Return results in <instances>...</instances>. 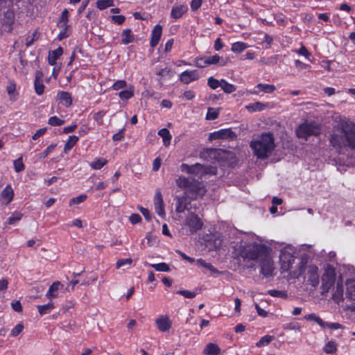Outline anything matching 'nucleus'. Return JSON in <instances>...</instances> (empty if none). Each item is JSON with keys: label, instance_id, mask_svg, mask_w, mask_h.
Wrapping results in <instances>:
<instances>
[{"label": "nucleus", "instance_id": "f257e3e1", "mask_svg": "<svg viewBox=\"0 0 355 355\" xmlns=\"http://www.w3.org/2000/svg\"><path fill=\"white\" fill-rule=\"evenodd\" d=\"M330 143L339 153L346 148L355 149V124L349 121H341L331 135Z\"/></svg>", "mask_w": 355, "mask_h": 355}, {"label": "nucleus", "instance_id": "f03ea898", "mask_svg": "<svg viewBox=\"0 0 355 355\" xmlns=\"http://www.w3.org/2000/svg\"><path fill=\"white\" fill-rule=\"evenodd\" d=\"M250 147L258 158H267L275 148L274 137L271 133L262 134L250 142Z\"/></svg>", "mask_w": 355, "mask_h": 355}, {"label": "nucleus", "instance_id": "7ed1b4c3", "mask_svg": "<svg viewBox=\"0 0 355 355\" xmlns=\"http://www.w3.org/2000/svg\"><path fill=\"white\" fill-rule=\"evenodd\" d=\"M271 245L280 252L279 259L281 272H288L295 262V248L290 244L275 241Z\"/></svg>", "mask_w": 355, "mask_h": 355}, {"label": "nucleus", "instance_id": "20e7f679", "mask_svg": "<svg viewBox=\"0 0 355 355\" xmlns=\"http://www.w3.org/2000/svg\"><path fill=\"white\" fill-rule=\"evenodd\" d=\"M177 186L184 193L192 198L202 197L206 192L205 185L197 180L180 176L176 179Z\"/></svg>", "mask_w": 355, "mask_h": 355}, {"label": "nucleus", "instance_id": "39448f33", "mask_svg": "<svg viewBox=\"0 0 355 355\" xmlns=\"http://www.w3.org/2000/svg\"><path fill=\"white\" fill-rule=\"evenodd\" d=\"M270 253H271V248L255 243L248 244L243 250L244 257L250 260H261Z\"/></svg>", "mask_w": 355, "mask_h": 355}, {"label": "nucleus", "instance_id": "423d86ee", "mask_svg": "<svg viewBox=\"0 0 355 355\" xmlns=\"http://www.w3.org/2000/svg\"><path fill=\"white\" fill-rule=\"evenodd\" d=\"M180 170L182 172L187 173L192 176L202 178L204 175L208 174H215L216 169L214 167L210 166H204L200 164H195L193 165H189L187 164H182L180 166Z\"/></svg>", "mask_w": 355, "mask_h": 355}, {"label": "nucleus", "instance_id": "0eeeda50", "mask_svg": "<svg viewBox=\"0 0 355 355\" xmlns=\"http://www.w3.org/2000/svg\"><path fill=\"white\" fill-rule=\"evenodd\" d=\"M304 274V277L313 286L315 287L319 284L320 276L318 274V268L316 266L309 265L304 266V261H302L299 266V271L294 274L293 277H298Z\"/></svg>", "mask_w": 355, "mask_h": 355}, {"label": "nucleus", "instance_id": "6e6552de", "mask_svg": "<svg viewBox=\"0 0 355 355\" xmlns=\"http://www.w3.org/2000/svg\"><path fill=\"white\" fill-rule=\"evenodd\" d=\"M320 132V126L315 122H305L300 125L296 129L298 137L306 139L312 135H318Z\"/></svg>", "mask_w": 355, "mask_h": 355}, {"label": "nucleus", "instance_id": "1a4fd4ad", "mask_svg": "<svg viewBox=\"0 0 355 355\" xmlns=\"http://www.w3.org/2000/svg\"><path fill=\"white\" fill-rule=\"evenodd\" d=\"M183 226L189 228L191 234H193L202 229L203 222L195 214L191 212L184 219Z\"/></svg>", "mask_w": 355, "mask_h": 355}, {"label": "nucleus", "instance_id": "9d476101", "mask_svg": "<svg viewBox=\"0 0 355 355\" xmlns=\"http://www.w3.org/2000/svg\"><path fill=\"white\" fill-rule=\"evenodd\" d=\"M261 273L266 277H272L274 275V262L269 254L266 255L260 260Z\"/></svg>", "mask_w": 355, "mask_h": 355}, {"label": "nucleus", "instance_id": "9b49d317", "mask_svg": "<svg viewBox=\"0 0 355 355\" xmlns=\"http://www.w3.org/2000/svg\"><path fill=\"white\" fill-rule=\"evenodd\" d=\"M335 276L334 268L331 266L327 265L322 277V288L325 291H328L334 284Z\"/></svg>", "mask_w": 355, "mask_h": 355}, {"label": "nucleus", "instance_id": "f8f14e48", "mask_svg": "<svg viewBox=\"0 0 355 355\" xmlns=\"http://www.w3.org/2000/svg\"><path fill=\"white\" fill-rule=\"evenodd\" d=\"M155 322L158 330L163 333L168 331L172 327V321L166 315L158 316L155 319Z\"/></svg>", "mask_w": 355, "mask_h": 355}, {"label": "nucleus", "instance_id": "ddd939ff", "mask_svg": "<svg viewBox=\"0 0 355 355\" xmlns=\"http://www.w3.org/2000/svg\"><path fill=\"white\" fill-rule=\"evenodd\" d=\"M44 73L42 71L37 70L35 74L34 89L35 93L40 96L44 94L45 86L44 85Z\"/></svg>", "mask_w": 355, "mask_h": 355}, {"label": "nucleus", "instance_id": "4468645a", "mask_svg": "<svg viewBox=\"0 0 355 355\" xmlns=\"http://www.w3.org/2000/svg\"><path fill=\"white\" fill-rule=\"evenodd\" d=\"M154 207L155 212L161 217L166 215L162 195L160 191H157L154 196Z\"/></svg>", "mask_w": 355, "mask_h": 355}, {"label": "nucleus", "instance_id": "2eb2a0df", "mask_svg": "<svg viewBox=\"0 0 355 355\" xmlns=\"http://www.w3.org/2000/svg\"><path fill=\"white\" fill-rule=\"evenodd\" d=\"M199 78V73L197 70H186L180 75V80L184 84H189Z\"/></svg>", "mask_w": 355, "mask_h": 355}, {"label": "nucleus", "instance_id": "dca6fc26", "mask_svg": "<svg viewBox=\"0 0 355 355\" xmlns=\"http://www.w3.org/2000/svg\"><path fill=\"white\" fill-rule=\"evenodd\" d=\"M14 196V191L10 184H8L1 191L0 195V200L2 204H9Z\"/></svg>", "mask_w": 355, "mask_h": 355}, {"label": "nucleus", "instance_id": "f3484780", "mask_svg": "<svg viewBox=\"0 0 355 355\" xmlns=\"http://www.w3.org/2000/svg\"><path fill=\"white\" fill-rule=\"evenodd\" d=\"M162 33V27L157 24L156 25L151 33L150 37V46L153 49L155 48L159 43L161 36Z\"/></svg>", "mask_w": 355, "mask_h": 355}, {"label": "nucleus", "instance_id": "a211bd4d", "mask_svg": "<svg viewBox=\"0 0 355 355\" xmlns=\"http://www.w3.org/2000/svg\"><path fill=\"white\" fill-rule=\"evenodd\" d=\"M207 64L209 65L215 64L218 65L219 67H224L229 62V59L227 58H223L220 56H219L217 54H215L214 55L207 56Z\"/></svg>", "mask_w": 355, "mask_h": 355}, {"label": "nucleus", "instance_id": "6ab92c4d", "mask_svg": "<svg viewBox=\"0 0 355 355\" xmlns=\"http://www.w3.org/2000/svg\"><path fill=\"white\" fill-rule=\"evenodd\" d=\"M63 288V285L58 281L55 282L49 288L45 296L50 300L54 299L58 296V293Z\"/></svg>", "mask_w": 355, "mask_h": 355}, {"label": "nucleus", "instance_id": "aec40b11", "mask_svg": "<svg viewBox=\"0 0 355 355\" xmlns=\"http://www.w3.org/2000/svg\"><path fill=\"white\" fill-rule=\"evenodd\" d=\"M187 10L188 7L187 5H175L171 10V16L173 19H177L180 18Z\"/></svg>", "mask_w": 355, "mask_h": 355}, {"label": "nucleus", "instance_id": "412c9836", "mask_svg": "<svg viewBox=\"0 0 355 355\" xmlns=\"http://www.w3.org/2000/svg\"><path fill=\"white\" fill-rule=\"evenodd\" d=\"M57 98L60 103L65 107H69L72 104V98L69 92L60 91L57 94Z\"/></svg>", "mask_w": 355, "mask_h": 355}, {"label": "nucleus", "instance_id": "4be33fe9", "mask_svg": "<svg viewBox=\"0 0 355 355\" xmlns=\"http://www.w3.org/2000/svg\"><path fill=\"white\" fill-rule=\"evenodd\" d=\"M346 296L352 300H355V279H350L346 282Z\"/></svg>", "mask_w": 355, "mask_h": 355}, {"label": "nucleus", "instance_id": "5701e85b", "mask_svg": "<svg viewBox=\"0 0 355 355\" xmlns=\"http://www.w3.org/2000/svg\"><path fill=\"white\" fill-rule=\"evenodd\" d=\"M135 37L132 34V31L129 28L125 29L121 33V43L124 45L134 42Z\"/></svg>", "mask_w": 355, "mask_h": 355}, {"label": "nucleus", "instance_id": "b1692460", "mask_svg": "<svg viewBox=\"0 0 355 355\" xmlns=\"http://www.w3.org/2000/svg\"><path fill=\"white\" fill-rule=\"evenodd\" d=\"M62 53L63 50L61 47H59L57 49L49 52L48 57L49 64L51 65L57 64V60L62 55Z\"/></svg>", "mask_w": 355, "mask_h": 355}, {"label": "nucleus", "instance_id": "393cba45", "mask_svg": "<svg viewBox=\"0 0 355 355\" xmlns=\"http://www.w3.org/2000/svg\"><path fill=\"white\" fill-rule=\"evenodd\" d=\"M245 107L250 112H261L268 107V103H263L258 101L254 103L249 104Z\"/></svg>", "mask_w": 355, "mask_h": 355}, {"label": "nucleus", "instance_id": "a878e982", "mask_svg": "<svg viewBox=\"0 0 355 355\" xmlns=\"http://www.w3.org/2000/svg\"><path fill=\"white\" fill-rule=\"evenodd\" d=\"M220 352V348L215 343L207 344L203 350L206 355H219Z\"/></svg>", "mask_w": 355, "mask_h": 355}, {"label": "nucleus", "instance_id": "bb28decb", "mask_svg": "<svg viewBox=\"0 0 355 355\" xmlns=\"http://www.w3.org/2000/svg\"><path fill=\"white\" fill-rule=\"evenodd\" d=\"M233 135V132L228 129L220 130L218 131L214 132L211 134V137L216 139H227L231 137Z\"/></svg>", "mask_w": 355, "mask_h": 355}, {"label": "nucleus", "instance_id": "cd10ccee", "mask_svg": "<svg viewBox=\"0 0 355 355\" xmlns=\"http://www.w3.org/2000/svg\"><path fill=\"white\" fill-rule=\"evenodd\" d=\"M250 46L243 42H236L232 44L231 51L235 53H239L248 49Z\"/></svg>", "mask_w": 355, "mask_h": 355}, {"label": "nucleus", "instance_id": "c85d7f7f", "mask_svg": "<svg viewBox=\"0 0 355 355\" xmlns=\"http://www.w3.org/2000/svg\"><path fill=\"white\" fill-rule=\"evenodd\" d=\"M158 135L162 138L164 146H168L172 138L169 131L166 128H163L158 132Z\"/></svg>", "mask_w": 355, "mask_h": 355}, {"label": "nucleus", "instance_id": "c756f323", "mask_svg": "<svg viewBox=\"0 0 355 355\" xmlns=\"http://www.w3.org/2000/svg\"><path fill=\"white\" fill-rule=\"evenodd\" d=\"M343 282L338 280L336 284V290L333 295V298L336 301H340L343 300Z\"/></svg>", "mask_w": 355, "mask_h": 355}, {"label": "nucleus", "instance_id": "7c9ffc66", "mask_svg": "<svg viewBox=\"0 0 355 355\" xmlns=\"http://www.w3.org/2000/svg\"><path fill=\"white\" fill-rule=\"evenodd\" d=\"M107 161L106 159L100 157L94 159L93 162L89 163V166L95 170H99L102 168L106 164Z\"/></svg>", "mask_w": 355, "mask_h": 355}, {"label": "nucleus", "instance_id": "2f4dec72", "mask_svg": "<svg viewBox=\"0 0 355 355\" xmlns=\"http://www.w3.org/2000/svg\"><path fill=\"white\" fill-rule=\"evenodd\" d=\"M134 94V87L130 86L128 89L119 93V96L121 100H128L132 97Z\"/></svg>", "mask_w": 355, "mask_h": 355}, {"label": "nucleus", "instance_id": "473e14b6", "mask_svg": "<svg viewBox=\"0 0 355 355\" xmlns=\"http://www.w3.org/2000/svg\"><path fill=\"white\" fill-rule=\"evenodd\" d=\"M38 311L41 315L49 313L51 310L54 308L53 302H49L45 305H38L37 306Z\"/></svg>", "mask_w": 355, "mask_h": 355}, {"label": "nucleus", "instance_id": "72a5a7b5", "mask_svg": "<svg viewBox=\"0 0 355 355\" xmlns=\"http://www.w3.org/2000/svg\"><path fill=\"white\" fill-rule=\"evenodd\" d=\"M78 137L76 135H71L69 137L67 141L66 142L64 148V152H67L70 150L78 142Z\"/></svg>", "mask_w": 355, "mask_h": 355}, {"label": "nucleus", "instance_id": "f704fd0d", "mask_svg": "<svg viewBox=\"0 0 355 355\" xmlns=\"http://www.w3.org/2000/svg\"><path fill=\"white\" fill-rule=\"evenodd\" d=\"M197 263L210 271L211 273H218V270L214 268L210 263H207L205 260L199 259L197 260Z\"/></svg>", "mask_w": 355, "mask_h": 355}, {"label": "nucleus", "instance_id": "c9c22d12", "mask_svg": "<svg viewBox=\"0 0 355 355\" xmlns=\"http://www.w3.org/2000/svg\"><path fill=\"white\" fill-rule=\"evenodd\" d=\"M145 265L150 266L153 268L155 270L159 272H168L170 270L168 266L166 263H159L155 264H150L148 263H145Z\"/></svg>", "mask_w": 355, "mask_h": 355}, {"label": "nucleus", "instance_id": "e433bc0d", "mask_svg": "<svg viewBox=\"0 0 355 355\" xmlns=\"http://www.w3.org/2000/svg\"><path fill=\"white\" fill-rule=\"evenodd\" d=\"M187 199L184 198H178L177 199V204L175 210L178 213H182L184 211V210L187 209Z\"/></svg>", "mask_w": 355, "mask_h": 355}, {"label": "nucleus", "instance_id": "4c0bfd02", "mask_svg": "<svg viewBox=\"0 0 355 355\" xmlns=\"http://www.w3.org/2000/svg\"><path fill=\"white\" fill-rule=\"evenodd\" d=\"M257 87L261 89L262 92L266 94H271L275 90V86L273 85L259 83L257 85Z\"/></svg>", "mask_w": 355, "mask_h": 355}, {"label": "nucleus", "instance_id": "58836bf2", "mask_svg": "<svg viewBox=\"0 0 355 355\" xmlns=\"http://www.w3.org/2000/svg\"><path fill=\"white\" fill-rule=\"evenodd\" d=\"M221 89L227 94H231L236 90V87L222 79Z\"/></svg>", "mask_w": 355, "mask_h": 355}, {"label": "nucleus", "instance_id": "ea45409f", "mask_svg": "<svg viewBox=\"0 0 355 355\" xmlns=\"http://www.w3.org/2000/svg\"><path fill=\"white\" fill-rule=\"evenodd\" d=\"M56 146H57V144H51L46 148L45 150L37 154L36 155L37 158L38 159H42L46 158L54 150V148L56 147Z\"/></svg>", "mask_w": 355, "mask_h": 355}, {"label": "nucleus", "instance_id": "a19ab883", "mask_svg": "<svg viewBox=\"0 0 355 355\" xmlns=\"http://www.w3.org/2000/svg\"><path fill=\"white\" fill-rule=\"evenodd\" d=\"M304 318L307 320L315 321L317 322L320 327H325V322L322 321L321 318H320L316 314L311 313L304 317Z\"/></svg>", "mask_w": 355, "mask_h": 355}, {"label": "nucleus", "instance_id": "79ce46f5", "mask_svg": "<svg viewBox=\"0 0 355 355\" xmlns=\"http://www.w3.org/2000/svg\"><path fill=\"white\" fill-rule=\"evenodd\" d=\"M64 123V120L56 116H51L48 120V124L52 126H60Z\"/></svg>", "mask_w": 355, "mask_h": 355}, {"label": "nucleus", "instance_id": "37998d69", "mask_svg": "<svg viewBox=\"0 0 355 355\" xmlns=\"http://www.w3.org/2000/svg\"><path fill=\"white\" fill-rule=\"evenodd\" d=\"M194 65L198 68H205L208 66L207 57H197L194 60Z\"/></svg>", "mask_w": 355, "mask_h": 355}, {"label": "nucleus", "instance_id": "c03bdc74", "mask_svg": "<svg viewBox=\"0 0 355 355\" xmlns=\"http://www.w3.org/2000/svg\"><path fill=\"white\" fill-rule=\"evenodd\" d=\"M207 84L209 87L216 89L218 87H221L222 79L219 80L213 77H210L208 78Z\"/></svg>", "mask_w": 355, "mask_h": 355}, {"label": "nucleus", "instance_id": "a18cd8bd", "mask_svg": "<svg viewBox=\"0 0 355 355\" xmlns=\"http://www.w3.org/2000/svg\"><path fill=\"white\" fill-rule=\"evenodd\" d=\"M336 349L337 345L334 341H329L324 347V351L327 354H333Z\"/></svg>", "mask_w": 355, "mask_h": 355}, {"label": "nucleus", "instance_id": "49530a36", "mask_svg": "<svg viewBox=\"0 0 355 355\" xmlns=\"http://www.w3.org/2000/svg\"><path fill=\"white\" fill-rule=\"evenodd\" d=\"M273 336H264L256 343V346L258 347H261L264 345H266L269 344L273 340Z\"/></svg>", "mask_w": 355, "mask_h": 355}, {"label": "nucleus", "instance_id": "de8ad7c7", "mask_svg": "<svg viewBox=\"0 0 355 355\" xmlns=\"http://www.w3.org/2000/svg\"><path fill=\"white\" fill-rule=\"evenodd\" d=\"M96 6L100 10L105 9L108 7L113 6L112 0H98L96 2Z\"/></svg>", "mask_w": 355, "mask_h": 355}, {"label": "nucleus", "instance_id": "09e8293b", "mask_svg": "<svg viewBox=\"0 0 355 355\" xmlns=\"http://www.w3.org/2000/svg\"><path fill=\"white\" fill-rule=\"evenodd\" d=\"M277 55H273L269 58H261L259 62L262 64H275L277 63Z\"/></svg>", "mask_w": 355, "mask_h": 355}, {"label": "nucleus", "instance_id": "8fccbe9b", "mask_svg": "<svg viewBox=\"0 0 355 355\" xmlns=\"http://www.w3.org/2000/svg\"><path fill=\"white\" fill-rule=\"evenodd\" d=\"M218 116V110L213 107H209L207 110V113L206 115V119L207 120H214Z\"/></svg>", "mask_w": 355, "mask_h": 355}, {"label": "nucleus", "instance_id": "3c124183", "mask_svg": "<svg viewBox=\"0 0 355 355\" xmlns=\"http://www.w3.org/2000/svg\"><path fill=\"white\" fill-rule=\"evenodd\" d=\"M87 196L85 194H81L77 197L73 198L69 201V205L72 206L83 202L87 199Z\"/></svg>", "mask_w": 355, "mask_h": 355}, {"label": "nucleus", "instance_id": "603ef678", "mask_svg": "<svg viewBox=\"0 0 355 355\" xmlns=\"http://www.w3.org/2000/svg\"><path fill=\"white\" fill-rule=\"evenodd\" d=\"M105 114L106 112L102 110L94 114V119L98 125H101L103 123V117L105 116Z\"/></svg>", "mask_w": 355, "mask_h": 355}, {"label": "nucleus", "instance_id": "864d4df0", "mask_svg": "<svg viewBox=\"0 0 355 355\" xmlns=\"http://www.w3.org/2000/svg\"><path fill=\"white\" fill-rule=\"evenodd\" d=\"M14 168L16 172L19 173L24 170V164L22 162V158L19 157L14 161Z\"/></svg>", "mask_w": 355, "mask_h": 355}, {"label": "nucleus", "instance_id": "5fc2aeb1", "mask_svg": "<svg viewBox=\"0 0 355 355\" xmlns=\"http://www.w3.org/2000/svg\"><path fill=\"white\" fill-rule=\"evenodd\" d=\"M178 294H180L184 296L186 298L192 299L196 296V293L188 290H180L177 292Z\"/></svg>", "mask_w": 355, "mask_h": 355}, {"label": "nucleus", "instance_id": "6e6d98bb", "mask_svg": "<svg viewBox=\"0 0 355 355\" xmlns=\"http://www.w3.org/2000/svg\"><path fill=\"white\" fill-rule=\"evenodd\" d=\"M22 217V214L18 212H14L12 216L8 218V223L10 225H12L15 223L16 222L21 220Z\"/></svg>", "mask_w": 355, "mask_h": 355}, {"label": "nucleus", "instance_id": "4d7b16f0", "mask_svg": "<svg viewBox=\"0 0 355 355\" xmlns=\"http://www.w3.org/2000/svg\"><path fill=\"white\" fill-rule=\"evenodd\" d=\"M132 262V260L130 258L119 259L116 263V268H121L125 266H129L131 265Z\"/></svg>", "mask_w": 355, "mask_h": 355}, {"label": "nucleus", "instance_id": "13d9d810", "mask_svg": "<svg viewBox=\"0 0 355 355\" xmlns=\"http://www.w3.org/2000/svg\"><path fill=\"white\" fill-rule=\"evenodd\" d=\"M24 325L21 323L17 324L11 331L10 335L13 337L17 336L24 329Z\"/></svg>", "mask_w": 355, "mask_h": 355}, {"label": "nucleus", "instance_id": "bf43d9fd", "mask_svg": "<svg viewBox=\"0 0 355 355\" xmlns=\"http://www.w3.org/2000/svg\"><path fill=\"white\" fill-rule=\"evenodd\" d=\"M68 15H69L68 10L64 9L61 14V17H60V24L61 26L64 27V26H67V23L68 21Z\"/></svg>", "mask_w": 355, "mask_h": 355}, {"label": "nucleus", "instance_id": "052dcab7", "mask_svg": "<svg viewBox=\"0 0 355 355\" xmlns=\"http://www.w3.org/2000/svg\"><path fill=\"white\" fill-rule=\"evenodd\" d=\"M268 293L272 297H282V298L286 297V294L284 291H282L269 290L268 291Z\"/></svg>", "mask_w": 355, "mask_h": 355}, {"label": "nucleus", "instance_id": "680f3d73", "mask_svg": "<svg viewBox=\"0 0 355 355\" xmlns=\"http://www.w3.org/2000/svg\"><path fill=\"white\" fill-rule=\"evenodd\" d=\"M46 128H42L37 130L36 132L32 136V139L33 140L38 139L40 137L43 136L46 133Z\"/></svg>", "mask_w": 355, "mask_h": 355}, {"label": "nucleus", "instance_id": "e2e57ef3", "mask_svg": "<svg viewBox=\"0 0 355 355\" xmlns=\"http://www.w3.org/2000/svg\"><path fill=\"white\" fill-rule=\"evenodd\" d=\"M125 86L126 82L125 80H117L113 84L112 88L114 90H119L120 89L124 88Z\"/></svg>", "mask_w": 355, "mask_h": 355}, {"label": "nucleus", "instance_id": "0e129e2a", "mask_svg": "<svg viewBox=\"0 0 355 355\" xmlns=\"http://www.w3.org/2000/svg\"><path fill=\"white\" fill-rule=\"evenodd\" d=\"M112 20L115 24H122L125 21V17L123 15H113L112 16Z\"/></svg>", "mask_w": 355, "mask_h": 355}, {"label": "nucleus", "instance_id": "69168bd1", "mask_svg": "<svg viewBox=\"0 0 355 355\" xmlns=\"http://www.w3.org/2000/svg\"><path fill=\"white\" fill-rule=\"evenodd\" d=\"M296 52L298 54L306 57L307 59H309V57L311 55L310 53L308 51V50L304 46H302V47L299 50L296 51Z\"/></svg>", "mask_w": 355, "mask_h": 355}, {"label": "nucleus", "instance_id": "338daca9", "mask_svg": "<svg viewBox=\"0 0 355 355\" xmlns=\"http://www.w3.org/2000/svg\"><path fill=\"white\" fill-rule=\"evenodd\" d=\"M139 209L147 220H151V215L148 209L142 207H139Z\"/></svg>", "mask_w": 355, "mask_h": 355}, {"label": "nucleus", "instance_id": "774afa93", "mask_svg": "<svg viewBox=\"0 0 355 355\" xmlns=\"http://www.w3.org/2000/svg\"><path fill=\"white\" fill-rule=\"evenodd\" d=\"M195 96V92L191 90H187L183 94V97L188 101L192 100Z\"/></svg>", "mask_w": 355, "mask_h": 355}]
</instances>
